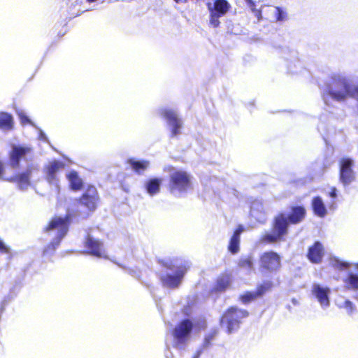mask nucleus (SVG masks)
Listing matches in <instances>:
<instances>
[{"instance_id":"nucleus-1","label":"nucleus","mask_w":358,"mask_h":358,"mask_svg":"<svg viewBox=\"0 0 358 358\" xmlns=\"http://www.w3.org/2000/svg\"><path fill=\"white\" fill-rule=\"evenodd\" d=\"M78 202L87 209L88 213L86 215H82L78 211L69 212L64 218L54 217L49 224H67L71 222L76 217H87L90 213L94 212L99 202V193L95 186L93 185H87L84 192L79 197Z\"/></svg>"},{"instance_id":"nucleus-2","label":"nucleus","mask_w":358,"mask_h":358,"mask_svg":"<svg viewBox=\"0 0 358 358\" xmlns=\"http://www.w3.org/2000/svg\"><path fill=\"white\" fill-rule=\"evenodd\" d=\"M352 95V85L344 76L334 75L327 85L322 97L326 100L328 97L337 101H343Z\"/></svg>"},{"instance_id":"nucleus-3","label":"nucleus","mask_w":358,"mask_h":358,"mask_svg":"<svg viewBox=\"0 0 358 358\" xmlns=\"http://www.w3.org/2000/svg\"><path fill=\"white\" fill-rule=\"evenodd\" d=\"M169 172L168 189L171 193H183L192 189L191 176L186 171L177 170L173 166H168L164 169Z\"/></svg>"},{"instance_id":"nucleus-4","label":"nucleus","mask_w":358,"mask_h":358,"mask_svg":"<svg viewBox=\"0 0 358 358\" xmlns=\"http://www.w3.org/2000/svg\"><path fill=\"white\" fill-rule=\"evenodd\" d=\"M250 313L247 310L241 309L237 306L229 307L220 319V324L226 326L227 332L231 334L238 330L243 319L247 318Z\"/></svg>"},{"instance_id":"nucleus-5","label":"nucleus","mask_w":358,"mask_h":358,"mask_svg":"<svg viewBox=\"0 0 358 358\" xmlns=\"http://www.w3.org/2000/svg\"><path fill=\"white\" fill-rule=\"evenodd\" d=\"M194 329V323L189 319H183L178 322L171 330V335L176 348H184L189 340Z\"/></svg>"},{"instance_id":"nucleus-6","label":"nucleus","mask_w":358,"mask_h":358,"mask_svg":"<svg viewBox=\"0 0 358 358\" xmlns=\"http://www.w3.org/2000/svg\"><path fill=\"white\" fill-rule=\"evenodd\" d=\"M209 12L208 24L213 28L220 27V18L224 17L231 9V5L227 0H213L206 3Z\"/></svg>"},{"instance_id":"nucleus-7","label":"nucleus","mask_w":358,"mask_h":358,"mask_svg":"<svg viewBox=\"0 0 358 358\" xmlns=\"http://www.w3.org/2000/svg\"><path fill=\"white\" fill-rule=\"evenodd\" d=\"M259 269L267 273L278 271L282 266V258L275 251L269 250L263 252L259 257Z\"/></svg>"},{"instance_id":"nucleus-8","label":"nucleus","mask_w":358,"mask_h":358,"mask_svg":"<svg viewBox=\"0 0 358 358\" xmlns=\"http://www.w3.org/2000/svg\"><path fill=\"white\" fill-rule=\"evenodd\" d=\"M339 180L343 186H348L356 180V173L353 170L355 162L352 159L343 157L338 162Z\"/></svg>"},{"instance_id":"nucleus-9","label":"nucleus","mask_w":358,"mask_h":358,"mask_svg":"<svg viewBox=\"0 0 358 358\" xmlns=\"http://www.w3.org/2000/svg\"><path fill=\"white\" fill-rule=\"evenodd\" d=\"M306 210L302 206H292L289 213H279L274 220V224H296L303 221L305 217Z\"/></svg>"},{"instance_id":"nucleus-10","label":"nucleus","mask_w":358,"mask_h":358,"mask_svg":"<svg viewBox=\"0 0 358 358\" xmlns=\"http://www.w3.org/2000/svg\"><path fill=\"white\" fill-rule=\"evenodd\" d=\"M45 231L49 233L53 232L55 236V240L44 248V252L48 253L52 252L59 244L62 238L66 234L68 231V225H48L45 227Z\"/></svg>"},{"instance_id":"nucleus-11","label":"nucleus","mask_w":358,"mask_h":358,"mask_svg":"<svg viewBox=\"0 0 358 358\" xmlns=\"http://www.w3.org/2000/svg\"><path fill=\"white\" fill-rule=\"evenodd\" d=\"M84 246L87 250L86 253L99 258L106 257L103 243L90 235L86 236Z\"/></svg>"},{"instance_id":"nucleus-12","label":"nucleus","mask_w":358,"mask_h":358,"mask_svg":"<svg viewBox=\"0 0 358 358\" xmlns=\"http://www.w3.org/2000/svg\"><path fill=\"white\" fill-rule=\"evenodd\" d=\"M64 167L65 164L59 160L50 162L44 168L46 180L50 183L58 182V173Z\"/></svg>"},{"instance_id":"nucleus-13","label":"nucleus","mask_w":358,"mask_h":358,"mask_svg":"<svg viewBox=\"0 0 358 358\" xmlns=\"http://www.w3.org/2000/svg\"><path fill=\"white\" fill-rule=\"evenodd\" d=\"M288 225H273L271 233H266L261 238L263 243H273L280 239L287 232Z\"/></svg>"},{"instance_id":"nucleus-14","label":"nucleus","mask_w":358,"mask_h":358,"mask_svg":"<svg viewBox=\"0 0 358 358\" xmlns=\"http://www.w3.org/2000/svg\"><path fill=\"white\" fill-rule=\"evenodd\" d=\"M324 255V248L322 243L315 241L308 250L306 257L308 259L315 264H320Z\"/></svg>"},{"instance_id":"nucleus-15","label":"nucleus","mask_w":358,"mask_h":358,"mask_svg":"<svg viewBox=\"0 0 358 358\" xmlns=\"http://www.w3.org/2000/svg\"><path fill=\"white\" fill-rule=\"evenodd\" d=\"M231 279L232 276L229 272L224 271L220 273L217 278L210 292L221 293L225 292L230 287Z\"/></svg>"},{"instance_id":"nucleus-16","label":"nucleus","mask_w":358,"mask_h":358,"mask_svg":"<svg viewBox=\"0 0 358 358\" xmlns=\"http://www.w3.org/2000/svg\"><path fill=\"white\" fill-rule=\"evenodd\" d=\"M162 115L171 127L172 136H176L179 134L180 129L182 127V122L178 118L177 114L172 110L165 109L162 111Z\"/></svg>"},{"instance_id":"nucleus-17","label":"nucleus","mask_w":358,"mask_h":358,"mask_svg":"<svg viewBox=\"0 0 358 358\" xmlns=\"http://www.w3.org/2000/svg\"><path fill=\"white\" fill-rule=\"evenodd\" d=\"M330 292L329 287H323L318 284H314L312 287L313 294L317 298L320 305L323 307H328L330 304L329 297Z\"/></svg>"},{"instance_id":"nucleus-18","label":"nucleus","mask_w":358,"mask_h":358,"mask_svg":"<svg viewBox=\"0 0 358 358\" xmlns=\"http://www.w3.org/2000/svg\"><path fill=\"white\" fill-rule=\"evenodd\" d=\"M31 174V171L29 169L24 172L17 173L9 178H3V180L10 182L16 183L20 189H24L30 184Z\"/></svg>"},{"instance_id":"nucleus-19","label":"nucleus","mask_w":358,"mask_h":358,"mask_svg":"<svg viewBox=\"0 0 358 358\" xmlns=\"http://www.w3.org/2000/svg\"><path fill=\"white\" fill-rule=\"evenodd\" d=\"M30 151V149L23 146H14L9 154L10 165L15 169L18 167L22 157Z\"/></svg>"},{"instance_id":"nucleus-20","label":"nucleus","mask_w":358,"mask_h":358,"mask_svg":"<svg viewBox=\"0 0 358 358\" xmlns=\"http://www.w3.org/2000/svg\"><path fill=\"white\" fill-rule=\"evenodd\" d=\"M185 271L186 269L179 270L176 275L167 274L162 276L161 280L164 285L171 288H176L180 285Z\"/></svg>"},{"instance_id":"nucleus-21","label":"nucleus","mask_w":358,"mask_h":358,"mask_svg":"<svg viewBox=\"0 0 358 358\" xmlns=\"http://www.w3.org/2000/svg\"><path fill=\"white\" fill-rule=\"evenodd\" d=\"M66 178L69 182V187L71 190L74 192H79L83 189L84 182L76 171L71 170L69 171L66 175Z\"/></svg>"},{"instance_id":"nucleus-22","label":"nucleus","mask_w":358,"mask_h":358,"mask_svg":"<svg viewBox=\"0 0 358 358\" xmlns=\"http://www.w3.org/2000/svg\"><path fill=\"white\" fill-rule=\"evenodd\" d=\"M243 231V228L242 225H238V227L234 231L228 245V250L231 253L236 254L239 251L240 236Z\"/></svg>"},{"instance_id":"nucleus-23","label":"nucleus","mask_w":358,"mask_h":358,"mask_svg":"<svg viewBox=\"0 0 358 358\" xmlns=\"http://www.w3.org/2000/svg\"><path fill=\"white\" fill-rule=\"evenodd\" d=\"M311 207L314 214L320 217H324L327 213L325 205L322 198L319 196L313 198Z\"/></svg>"},{"instance_id":"nucleus-24","label":"nucleus","mask_w":358,"mask_h":358,"mask_svg":"<svg viewBox=\"0 0 358 358\" xmlns=\"http://www.w3.org/2000/svg\"><path fill=\"white\" fill-rule=\"evenodd\" d=\"M14 121L11 114L1 111L0 112V129L9 131L13 129Z\"/></svg>"},{"instance_id":"nucleus-25","label":"nucleus","mask_w":358,"mask_h":358,"mask_svg":"<svg viewBox=\"0 0 358 358\" xmlns=\"http://www.w3.org/2000/svg\"><path fill=\"white\" fill-rule=\"evenodd\" d=\"M162 181V178H153L148 180L145 185L147 192L151 196L158 194L160 191Z\"/></svg>"},{"instance_id":"nucleus-26","label":"nucleus","mask_w":358,"mask_h":358,"mask_svg":"<svg viewBox=\"0 0 358 358\" xmlns=\"http://www.w3.org/2000/svg\"><path fill=\"white\" fill-rule=\"evenodd\" d=\"M127 163L137 173H143L149 166V162L146 160L136 161L134 159H128Z\"/></svg>"},{"instance_id":"nucleus-27","label":"nucleus","mask_w":358,"mask_h":358,"mask_svg":"<svg viewBox=\"0 0 358 358\" xmlns=\"http://www.w3.org/2000/svg\"><path fill=\"white\" fill-rule=\"evenodd\" d=\"M343 282L347 289L358 290V274L348 273Z\"/></svg>"},{"instance_id":"nucleus-28","label":"nucleus","mask_w":358,"mask_h":358,"mask_svg":"<svg viewBox=\"0 0 358 358\" xmlns=\"http://www.w3.org/2000/svg\"><path fill=\"white\" fill-rule=\"evenodd\" d=\"M273 287L272 281L266 280L258 284L256 287L255 292L259 298L264 296L267 292L271 291Z\"/></svg>"},{"instance_id":"nucleus-29","label":"nucleus","mask_w":358,"mask_h":358,"mask_svg":"<svg viewBox=\"0 0 358 358\" xmlns=\"http://www.w3.org/2000/svg\"><path fill=\"white\" fill-rule=\"evenodd\" d=\"M259 298L255 291H247L239 296V300L243 304H248Z\"/></svg>"},{"instance_id":"nucleus-30","label":"nucleus","mask_w":358,"mask_h":358,"mask_svg":"<svg viewBox=\"0 0 358 358\" xmlns=\"http://www.w3.org/2000/svg\"><path fill=\"white\" fill-rule=\"evenodd\" d=\"M253 265V260L251 257L241 258L238 262V266L242 268L251 269Z\"/></svg>"},{"instance_id":"nucleus-31","label":"nucleus","mask_w":358,"mask_h":358,"mask_svg":"<svg viewBox=\"0 0 358 358\" xmlns=\"http://www.w3.org/2000/svg\"><path fill=\"white\" fill-rule=\"evenodd\" d=\"M275 17L278 21L285 20L287 18V13L280 7L277 6L275 8Z\"/></svg>"},{"instance_id":"nucleus-32","label":"nucleus","mask_w":358,"mask_h":358,"mask_svg":"<svg viewBox=\"0 0 358 358\" xmlns=\"http://www.w3.org/2000/svg\"><path fill=\"white\" fill-rule=\"evenodd\" d=\"M248 5L250 8L252 12L256 16V17L258 20V21L261 20L262 19V10L260 9L256 8V3H255V2L252 1L250 3H248Z\"/></svg>"},{"instance_id":"nucleus-33","label":"nucleus","mask_w":358,"mask_h":358,"mask_svg":"<svg viewBox=\"0 0 358 358\" xmlns=\"http://www.w3.org/2000/svg\"><path fill=\"white\" fill-rule=\"evenodd\" d=\"M218 330L214 329L208 334L206 335L204 338L203 343L205 345H209L211 343V341L215 338V337L217 335Z\"/></svg>"},{"instance_id":"nucleus-34","label":"nucleus","mask_w":358,"mask_h":358,"mask_svg":"<svg viewBox=\"0 0 358 358\" xmlns=\"http://www.w3.org/2000/svg\"><path fill=\"white\" fill-rule=\"evenodd\" d=\"M18 117L22 124L26 125L31 124V122L29 120V118L24 113H18Z\"/></svg>"},{"instance_id":"nucleus-35","label":"nucleus","mask_w":358,"mask_h":358,"mask_svg":"<svg viewBox=\"0 0 358 358\" xmlns=\"http://www.w3.org/2000/svg\"><path fill=\"white\" fill-rule=\"evenodd\" d=\"M344 307L348 310L349 313H352L355 310V306L350 300H345Z\"/></svg>"},{"instance_id":"nucleus-36","label":"nucleus","mask_w":358,"mask_h":358,"mask_svg":"<svg viewBox=\"0 0 358 358\" xmlns=\"http://www.w3.org/2000/svg\"><path fill=\"white\" fill-rule=\"evenodd\" d=\"M0 252L3 254H8L10 252L9 248L5 245L3 242L0 240Z\"/></svg>"},{"instance_id":"nucleus-37","label":"nucleus","mask_w":358,"mask_h":358,"mask_svg":"<svg viewBox=\"0 0 358 358\" xmlns=\"http://www.w3.org/2000/svg\"><path fill=\"white\" fill-rule=\"evenodd\" d=\"M329 196L331 199H336L337 197V189L335 187H333L330 189Z\"/></svg>"},{"instance_id":"nucleus-38","label":"nucleus","mask_w":358,"mask_h":358,"mask_svg":"<svg viewBox=\"0 0 358 358\" xmlns=\"http://www.w3.org/2000/svg\"><path fill=\"white\" fill-rule=\"evenodd\" d=\"M202 350H197L192 357V358H200L201 354H202Z\"/></svg>"},{"instance_id":"nucleus-39","label":"nucleus","mask_w":358,"mask_h":358,"mask_svg":"<svg viewBox=\"0 0 358 358\" xmlns=\"http://www.w3.org/2000/svg\"><path fill=\"white\" fill-rule=\"evenodd\" d=\"M3 172H4V164H3V162L0 161V178L3 175Z\"/></svg>"},{"instance_id":"nucleus-40","label":"nucleus","mask_w":358,"mask_h":358,"mask_svg":"<svg viewBox=\"0 0 358 358\" xmlns=\"http://www.w3.org/2000/svg\"><path fill=\"white\" fill-rule=\"evenodd\" d=\"M162 264L166 267L167 268L172 269V267L169 265H168L166 263L164 262L163 261H161Z\"/></svg>"},{"instance_id":"nucleus-41","label":"nucleus","mask_w":358,"mask_h":358,"mask_svg":"<svg viewBox=\"0 0 358 358\" xmlns=\"http://www.w3.org/2000/svg\"><path fill=\"white\" fill-rule=\"evenodd\" d=\"M176 3H185L188 1L189 0H173Z\"/></svg>"},{"instance_id":"nucleus-42","label":"nucleus","mask_w":358,"mask_h":358,"mask_svg":"<svg viewBox=\"0 0 358 358\" xmlns=\"http://www.w3.org/2000/svg\"><path fill=\"white\" fill-rule=\"evenodd\" d=\"M245 1L247 2L248 4L250 3L251 1H252V0H245Z\"/></svg>"},{"instance_id":"nucleus-43","label":"nucleus","mask_w":358,"mask_h":358,"mask_svg":"<svg viewBox=\"0 0 358 358\" xmlns=\"http://www.w3.org/2000/svg\"><path fill=\"white\" fill-rule=\"evenodd\" d=\"M357 268H358V264H357Z\"/></svg>"}]
</instances>
